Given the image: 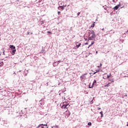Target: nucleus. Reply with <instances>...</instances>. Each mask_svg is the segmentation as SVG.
<instances>
[{
	"instance_id": "1",
	"label": "nucleus",
	"mask_w": 128,
	"mask_h": 128,
	"mask_svg": "<svg viewBox=\"0 0 128 128\" xmlns=\"http://www.w3.org/2000/svg\"><path fill=\"white\" fill-rule=\"evenodd\" d=\"M88 38H89V40L88 42L92 41V40H94V38H96V34H94V33L93 30H88Z\"/></svg>"
},
{
	"instance_id": "2",
	"label": "nucleus",
	"mask_w": 128,
	"mask_h": 128,
	"mask_svg": "<svg viewBox=\"0 0 128 128\" xmlns=\"http://www.w3.org/2000/svg\"><path fill=\"white\" fill-rule=\"evenodd\" d=\"M10 48L12 50V52H11L12 56H14V54H16V46H14V45H10Z\"/></svg>"
},
{
	"instance_id": "3",
	"label": "nucleus",
	"mask_w": 128,
	"mask_h": 128,
	"mask_svg": "<svg viewBox=\"0 0 128 128\" xmlns=\"http://www.w3.org/2000/svg\"><path fill=\"white\" fill-rule=\"evenodd\" d=\"M70 106V104H68V102H64L62 106V108H68Z\"/></svg>"
},
{
	"instance_id": "4",
	"label": "nucleus",
	"mask_w": 128,
	"mask_h": 128,
	"mask_svg": "<svg viewBox=\"0 0 128 128\" xmlns=\"http://www.w3.org/2000/svg\"><path fill=\"white\" fill-rule=\"evenodd\" d=\"M110 76L106 74H104L103 75L104 80H106V78H109Z\"/></svg>"
},
{
	"instance_id": "5",
	"label": "nucleus",
	"mask_w": 128,
	"mask_h": 128,
	"mask_svg": "<svg viewBox=\"0 0 128 128\" xmlns=\"http://www.w3.org/2000/svg\"><path fill=\"white\" fill-rule=\"evenodd\" d=\"M38 128H48L47 125H43V124H40L38 126Z\"/></svg>"
},
{
	"instance_id": "6",
	"label": "nucleus",
	"mask_w": 128,
	"mask_h": 128,
	"mask_svg": "<svg viewBox=\"0 0 128 128\" xmlns=\"http://www.w3.org/2000/svg\"><path fill=\"white\" fill-rule=\"evenodd\" d=\"M120 6V4H118L117 6H115L114 8V10H118V8Z\"/></svg>"
},
{
	"instance_id": "7",
	"label": "nucleus",
	"mask_w": 128,
	"mask_h": 128,
	"mask_svg": "<svg viewBox=\"0 0 128 128\" xmlns=\"http://www.w3.org/2000/svg\"><path fill=\"white\" fill-rule=\"evenodd\" d=\"M80 44H82L80 43H79L78 42H76V47L77 48H78L80 46Z\"/></svg>"
},
{
	"instance_id": "8",
	"label": "nucleus",
	"mask_w": 128,
	"mask_h": 128,
	"mask_svg": "<svg viewBox=\"0 0 128 128\" xmlns=\"http://www.w3.org/2000/svg\"><path fill=\"white\" fill-rule=\"evenodd\" d=\"M94 84H96V80H94L92 86H91V87H90V86H89L90 88H92V86H94Z\"/></svg>"
},
{
	"instance_id": "9",
	"label": "nucleus",
	"mask_w": 128,
	"mask_h": 128,
	"mask_svg": "<svg viewBox=\"0 0 128 128\" xmlns=\"http://www.w3.org/2000/svg\"><path fill=\"white\" fill-rule=\"evenodd\" d=\"M94 44V42L92 41L91 42V44L90 45H89L88 46V48H90V46H92V44Z\"/></svg>"
},
{
	"instance_id": "10",
	"label": "nucleus",
	"mask_w": 128,
	"mask_h": 128,
	"mask_svg": "<svg viewBox=\"0 0 128 128\" xmlns=\"http://www.w3.org/2000/svg\"><path fill=\"white\" fill-rule=\"evenodd\" d=\"M64 6H60L59 7H58V10H64Z\"/></svg>"
},
{
	"instance_id": "11",
	"label": "nucleus",
	"mask_w": 128,
	"mask_h": 128,
	"mask_svg": "<svg viewBox=\"0 0 128 128\" xmlns=\"http://www.w3.org/2000/svg\"><path fill=\"white\" fill-rule=\"evenodd\" d=\"M4 66V62L0 60V66Z\"/></svg>"
},
{
	"instance_id": "12",
	"label": "nucleus",
	"mask_w": 128,
	"mask_h": 128,
	"mask_svg": "<svg viewBox=\"0 0 128 128\" xmlns=\"http://www.w3.org/2000/svg\"><path fill=\"white\" fill-rule=\"evenodd\" d=\"M94 26H96L95 22H94L91 25L90 28H94Z\"/></svg>"
},
{
	"instance_id": "13",
	"label": "nucleus",
	"mask_w": 128,
	"mask_h": 128,
	"mask_svg": "<svg viewBox=\"0 0 128 128\" xmlns=\"http://www.w3.org/2000/svg\"><path fill=\"white\" fill-rule=\"evenodd\" d=\"M58 62H60V61H57L56 62H54L53 64L54 65L55 64H57V66L58 64Z\"/></svg>"
},
{
	"instance_id": "14",
	"label": "nucleus",
	"mask_w": 128,
	"mask_h": 128,
	"mask_svg": "<svg viewBox=\"0 0 128 128\" xmlns=\"http://www.w3.org/2000/svg\"><path fill=\"white\" fill-rule=\"evenodd\" d=\"M103 114L102 111H101L100 112V114H101V118H103L104 116V114Z\"/></svg>"
},
{
	"instance_id": "15",
	"label": "nucleus",
	"mask_w": 128,
	"mask_h": 128,
	"mask_svg": "<svg viewBox=\"0 0 128 128\" xmlns=\"http://www.w3.org/2000/svg\"><path fill=\"white\" fill-rule=\"evenodd\" d=\"M110 82H108L107 85H105L104 86H107L108 88L110 86Z\"/></svg>"
},
{
	"instance_id": "16",
	"label": "nucleus",
	"mask_w": 128,
	"mask_h": 128,
	"mask_svg": "<svg viewBox=\"0 0 128 128\" xmlns=\"http://www.w3.org/2000/svg\"><path fill=\"white\" fill-rule=\"evenodd\" d=\"M110 80V82H114V80L113 79H112L111 80Z\"/></svg>"
},
{
	"instance_id": "17",
	"label": "nucleus",
	"mask_w": 128,
	"mask_h": 128,
	"mask_svg": "<svg viewBox=\"0 0 128 128\" xmlns=\"http://www.w3.org/2000/svg\"><path fill=\"white\" fill-rule=\"evenodd\" d=\"M88 126H92V122H89L88 123Z\"/></svg>"
},
{
	"instance_id": "18",
	"label": "nucleus",
	"mask_w": 128,
	"mask_h": 128,
	"mask_svg": "<svg viewBox=\"0 0 128 128\" xmlns=\"http://www.w3.org/2000/svg\"><path fill=\"white\" fill-rule=\"evenodd\" d=\"M112 2H118V0H113Z\"/></svg>"
},
{
	"instance_id": "19",
	"label": "nucleus",
	"mask_w": 128,
	"mask_h": 128,
	"mask_svg": "<svg viewBox=\"0 0 128 128\" xmlns=\"http://www.w3.org/2000/svg\"><path fill=\"white\" fill-rule=\"evenodd\" d=\"M2 52H3V54L4 56V54H4V49H2Z\"/></svg>"
},
{
	"instance_id": "20",
	"label": "nucleus",
	"mask_w": 128,
	"mask_h": 128,
	"mask_svg": "<svg viewBox=\"0 0 128 128\" xmlns=\"http://www.w3.org/2000/svg\"><path fill=\"white\" fill-rule=\"evenodd\" d=\"M80 12H78V14H77V15L78 16H80Z\"/></svg>"
},
{
	"instance_id": "21",
	"label": "nucleus",
	"mask_w": 128,
	"mask_h": 128,
	"mask_svg": "<svg viewBox=\"0 0 128 128\" xmlns=\"http://www.w3.org/2000/svg\"><path fill=\"white\" fill-rule=\"evenodd\" d=\"M102 66V63L100 64V66H98V68H100V66Z\"/></svg>"
},
{
	"instance_id": "22",
	"label": "nucleus",
	"mask_w": 128,
	"mask_h": 128,
	"mask_svg": "<svg viewBox=\"0 0 128 128\" xmlns=\"http://www.w3.org/2000/svg\"><path fill=\"white\" fill-rule=\"evenodd\" d=\"M47 32H48V34H52V32H50V31H48Z\"/></svg>"
},
{
	"instance_id": "23",
	"label": "nucleus",
	"mask_w": 128,
	"mask_h": 128,
	"mask_svg": "<svg viewBox=\"0 0 128 128\" xmlns=\"http://www.w3.org/2000/svg\"><path fill=\"white\" fill-rule=\"evenodd\" d=\"M85 46H86V44H88V42H86L84 44Z\"/></svg>"
},
{
	"instance_id": "24",
	"label": "nucleus",
	"mask_w": 128,
	"mask_h": 128,
	"mask_svg": "<svg viewBox=\"0 0 128 128\" xmlns=\"http://www.w3.org/2000/svg\"><path fill=\"white\" fill-rule=\"evenodd\" d=\"M98 72V70H96V72H95L94 73V74H96V72Z\"/></svg>"
},
{
	"instance_id": "25",
	"label": "nucleus",
	"mask_w": 128,
	"mask_h": 128,
	"mask_svg": "<svg viewBox=\"0 0 128 128\" xmlns=\"http://www.w3.org/2000/svg\"><path fill=\"white\" fill-rule=\"evenodd\" d=\"M58 14H60V11L58 12Z\"/></svg>"
},
{
	"instance_id": "26",
	"label": "nucleus",
	"mask_w": 128,
	"mask_h": 128,
	"mask_svg": "<svg viewBox=\"0 0 128 128\" xmlns=\"http://www.w3.org/2000/svg\"><path fill=\"white\" fill-rule=\"evenodd\" d=\"M125 96H128V95H126V94Z\"/></svg>"
},
{
	"instance_id": "27",
	"label": "nucleus",
	"mask_w": 128,
	"mask_h": 128,
	"mask_svg": "<svg viewBox=\"0 0 128 128\" xmlns=\"http://www.w3.org/2000/svg\"><path fill=\"white\" fill-rule=\"evenodd\" d=\"M98 110H100V108H98Z\"/></svg>"
},
{
	"instance_id": "28",
	"label": "nucleus",
	"mask_w": 128,
	"mask_h": 128,
	"mask_svg": "<svg viewBox=\"0 0 128 128\" xmlns=\"http://www.w3.org/2000/svg\"><path fill=\"white\" fill-rule=\"evenodd\" d=\"M127 126H128V122H127V125H126Z\"/></svg>"
},
{
	"instance_id": "29",
	"label": "nucleus",
	"mask_w": 128,
	"mask_h": 128,
	"mask_svg": "<svg viewBox=\"0 0 128 128\" xmlns=\"http://www.w3.org/2000/svg\"><path fill=\"white\" fill-rule=\"evenodd\" d=\"M44 24V22H42L41 23V24Z\"/></svg>"
},
{
	"instance_id": "30",
	"label": "nucleus",
	"mask_w": 128,
	"mask_h": 128,
	"mask_svg": "<svg viewBox=\"0 0 128 128\" xmlns=\"http://www.w3.org/2000/svg\"><path fill=\"white\" fill-rule=\"evenodd\" d=\"M104 30V28H103L102 29V30Z\"/></svg>"
},
{
	"instance_id": "31",
	"label": "nucleus",
	"mask_w": 128,
	"mask_h": 128,
	"mask_svg": "<svg viewBox=\"0 0 128 128\" xmlns=\"http://www.w3.org/2000/svg\"><path fill=\"white\" fill-rule=\"evenodd\" d=\"M28 34H30V32H28Z\"/></svg>"
},
{
	"instance_id": "32",
	"label": "nucleus",
	"mask_w": 128,
	"mask_h": 128,
	"mask_svg": "<svg viewBox=\"0 0 128 128\" xmlns=\"http://www.w3.org/2000/svg\"><path fill=\"white\" fill-rule=\"evenodd\" d=\"M31 34H32V33H31Z\"/></svg>"
},
{
	"instance_id": "33",
	"label": "nucleus",
	"mask_w": 128,
	"mask_h": 128,
	"mask_svg": "<svg viewBox=\"0 0 128 128\" xmlns=\"http://www.w3.org/2000/svg\"><path fill=\"white\" fill-rule=\"evenodd\" d=\"M66 6H64V8Z\"/></svg>"
}]
</instances>
